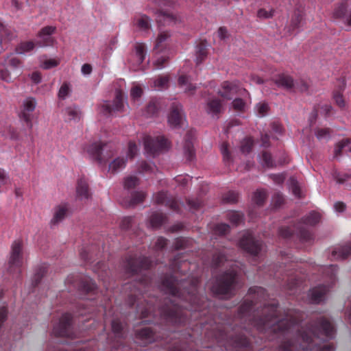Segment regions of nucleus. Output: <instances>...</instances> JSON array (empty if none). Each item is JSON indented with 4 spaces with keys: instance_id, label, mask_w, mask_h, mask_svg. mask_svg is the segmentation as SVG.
<instances>
[{
    "instance_id": "obj_1",
    "label": "nucleus",
    "mask_w": 351,
    "mask_h": 351,
    "mask_svg": "<svg viewBox=\"0 0 351 351\" xmlns=\"http://www.w3.org/2000/svg\"><path fill=\"white\" fill-rule=\"evenodd\" d=\"M300 321L298 313L289 311L278 322L268 324V328H271L270 332L284 337L278 351H334L332 345L321 346L313 343V339L319 338V334L329 338L334 337L335 328L328 319L320 317L313 325L306 328L299 325Z\"/></svg>"
},
{
    "instance_id": "obj_2",
    "label": "nucleus",
    "mask_w": 351,
    "mask_h": 351,
    "mask_svg": "<svg viewBox=\"0 0 351 351\" xmlns=\"http://www.w3.org/2000/svg\"><path fill=\"white\" fill-rule=\"evenodd\" d=\"M198 279H181L178 281L173 276H165L162 281V289L173 297H178L189 302L191 305L189 311H200L204 308L206 300L197 294Z\"/></svg>"
},
{
    "instance_id": "obj_3",
    "label": "nucleus",
    "mask_w": 351,
    "mask_h": 351,
    "mask_svg": "<svg viewBox=\"0 0 351 351\" xmlns=\"http://www.w3.org/2000/svg\"><path fill=\"white\" fill-rule=\"evenodd\" d=\"M280 317L277 314V306L275 304H264L261 311L258 309L257 314L254 318L250 319L252 324L256 327L257 330L261 332H269L271 328H268V324H274Z\"/></svg>"
},
{
    "instance_id": "obj_4",
    "label": "nucleus",
    "mask_w": 351,
    "mask_h": 351,
    "mask_svg": "<svg viewBox=\"0 0 351 351\" xmlns=\"http://www.w3.org/2000/svg\"><path fill=\"white\" fill-rule=\"evenodd\" d=\"M228 326L223 324H216L211 328L214 337L219 342L225 341L224 346L228 350L229 346L236 348H247L250 346V341L246 337L242 334L228 335L226 332Z\"/></svg>"
},
{
    "instance_id": "obj_5",
    "label": "nucleus",
    "mask_w": 351,
    "mask_h": 351,
    "mask_svg": "<svg viewBox=\"0 0 351 351\" xmlns=\"http://www.w3.org/2000/svg\"><path fill=\"white\" fill-rule=\"evenodd\" d=\"M237 273L229 271L220 276L212 287L213 291L217 295H226L231 293L236 282Z\"/></svg>"
},
{
    "instance_id": "obj_6",
    "label": "nucleus",
    "mask_w": 351,
    "mask_h": 351,
    "mask_svg": "<svg viewBox=\"0 0 351 351\" xmlns=\"http://www.w3.org/2000/svg\"><path fill=\"white\" fill-rule=\"evenodd\" d=\"M174 301L171 304H167L164 307L161 313L164 317L169 322L173 324H182L186 320L188 316L186 311H183L180 306L174 304Z\"/></svg>"
},
{
    "instance_id": "obj_7",
    "label": "nucleus",
    "mask_w": 351,
    "mask_h": 351,
    "mask_svg": "<svg viewBox=\"0 0 351 351\" xmlns=\"http://www.w3.org/2000/svg\"><path fill=\"white\" fill-rule=\"evenodd\" d=\"M123 95L119 90L116 91L112 104H110L108 101H104L99 106V113L105 116H109L116 112H122L123 111Z\"/></svg>"
},
{
    "instance_id": "obj_8",
    "label": "nucleus",
    "mask_w": 351,
    "mask_h": 351,
    "mask_svg": "<svg viewBox=\"0 0 351 351\" xmlns=\"http://www.w3.org/2000/svg\"><path fill=\"white\" fill-rule=\"evenodd\" d=\"M152 262L145 256L129 257L125 263V272L130 275H134L141 269H147L151 266Z\"/></svg>"
},
{
    "instance_id": "obj_9",
    "label": "nucleus",
    "mask_w": 351,
    "mask_h": 351,
    "mask_svg": "<svg viewBox=\"0 0 351 351\" xmlns=\"http://www.w3.org/2000/svg\"><path fill=\"white\" fill-rule=\"evenodd\" d=\"M72 316L69 313L64 314L58 325L53 330V332L56 337H73L72 330Z\"/></svg>"
},
{
    "instance_id": "obj_10",
    "label": "nucleus",
    "mask_w": 351,
    "mask_h": 351,
    "mask_svg": "<svg viewBox=\"0 0 351 351\" xmlns=\"http://www.w3.org/2000/svg\"><path fill=\"white\" fill-rule=\"evenodd\" d=\"M36 106V101L32 97L27 98L23 101V107L19 114L21 120L26 123V126L29 130L32 129L33 112Z\"/></svg>"
},
{
    "instance_id": "obj_11",
    "label": "nucleus",
    "mask_w": 351,
    "mask_h": 351,
    "mask_svg": "<svg viewBox=\"0 0 351 351\" xmlns=\"http://www.w3.org/2000/svg\"><path fill=\"white\" fill-rule=\"evenodd\" d=\"M240 246L247 252L256 256L261 250L262 243L256 239L250 232L245 233L239 242Z\"/></svg>"
},
{
    "instance_id": "obj_12",
    "label": "nucleus",
    "mask_w": 351,
    "mask_h": 351,
    "mask_svg": "<svg viewBox=\"0 0 351 351\" xmlns=\"http://www.w3.org/2000/svg\"><path fill=\"white\" fill-rule=\"evenodd\" d=\"M167 140L164 137L154 138L151 136L144 138V146L146 152L152 155L157 154L160 151L167 147Z\"/></svg>"
},
{
    "instance_id": "obj_13",
    "label": "nucleus",
    "mask_w": 351,
    "mask_h": 351,
    "mask_svg": "<svg viewBox=\"0 0 351 351\" xmlns=\"http://www.w3.org/2000/svg\"><path fill=\"white\" fill-rule=\"evenodd\" d=\"M23 242L21 240L14 241L11 246L10 257L9 259L10 271L12 267H20L23 259Z\"/></svg>"
},
{
    "instance_id": "obj_14",
    "label": "nucleus",
    "mask_w": 351,
    "mask_h": 351,
    "mask_svg": "<svg viewBox=\"0 0 351 351\" xmlns=\"http://www.w3.org/2000/svg\"><path fill=\"white\" fill-rule=\"evenodd\" d=\"M168 123L172 128L181 127L183 123L182 106L180 104L173 103L168 117Z\"/></svg>"
},
{
    "instance_id": "obj_15",
    "label": "nucleus",
    "mask_w": 351,
    "mask_h": 351,
    "mask_svg": "<svg viewBox=\"0 0 351 351\" xmlns=\"http://www.w3.org/2000/svg\"><path fill=\"white\" fill-rule=\"evenodd\" d=\"M239 90V86L236 82H223L221 84V88L219 90L218 94L226 99H231Z\"/></svg>"
},
{
    "instance_id": "obj_16",
    "label": "nucleus",
    "mask_w": 351,
    "mask_h": 351,
    "mask_svg": "<svg viewBox=\"0 0 351 351\" xmlns=\"http://www.w3.org/2000/svg\"><path fill=\"white\" fill-rule=\"evenodd\" d=\"M136 339L141 346H145L154 341L153 331L147 327L136 330Z\"/></svg>"
},
{
    "instance_id": "obj_17",
    "label": "nucleus",
    "mask_w": 351,
    "mask_h": 351,
    "mask_svg": "<svg viewBox=\"0 0 351 351\" xmlns=\"http://www.w3.org/2000/svg\"><path fill=\"white\" fill-rule=\"evenodd\" d=\"M351 254V242L337 246L332 252L333 260H344Z\"/></svg>"
},
{
    "instance_id": "obj_18",
    "label": "nucleus",
    "mask_w": 351,
    "mask_h": 351,
    "mask_svg": "<svg viewBox=\"0 0 351 351\" xmlns=\"http://www.w3.org/2000/svg\"><path fill=\"white\" fill-rule=\"evenodd\" d=\"M274 84L283 89L291 90L295 88V82L293 77L289 75L281 73L273 79Z\"/></svg>"
},
{
    "instance_id": "obj_19",
    "label": "nucleus",
    "mask_w": 351,
    "mask_h": 351,
    "mask_svg": "<svg viewBox=\"0 0 351 351\" xmlns=\"http://www.w3.org/2000/svg\"><path fill=\"white\" fill-rule=\"evenodd\" d=\"M155 202L158 204L166 205L173 211H178L180 210L178 202L175 199L169 198L164 192H160L156 195Z\"/></svg>"
},
{
    "instance_id": "obj_20",
    "label": "nucleus",
    "mask_w": 351,
    "mask_h": 351,
    "mask_svg": "<svg viewBox=\"0 0 351 351\" xmlns=\"http://www.w3.org/2000/svg\"><path fill=\"white\" fill-rule=\"evenodd\" d=\"M55 29L56 27L52 26H46L42 28L38 34L40 40L36 43V45L39 47L49 45L52 40L50 36L54 32Z\"/></svg>"
},
{
    "instance_id": "obj_21",
    "label": "nucleus",
    "mask_w": 351,
    "mask_h": 351,
    "mask_svg": "<svg viewBox=\"0 0 351 351\" xmlns=\"http://www.w3.org/2000/svg\"><path fill=\"white\" fill-rule=\"evenodd\" d=\"M156 21L159 26L161 25H171L176 24L179 21L177 16L164 11L158 10L156 12Z\"/></svg>"
},
{
    "instance_id": "obj_22",
    "label": "nucleus",
    "mask_w": 351,
    "mask_h": 351,
    "mask_svg": "<svg viewBox=\"0 0 351 351\" xmlns=\"http://www.w3.org/2000/svg\"><path fill=\"white\" fill-rule=\"evenodd\" d=\"M223 107L221 101L217 98H213L208 100L206 110L208 114L217 115L222 112Z\"/></svg>"
},
{
    "instance_id": "obj_23",
    "label": "nucleus",
    "mask_w": 351,
    "mask_h": 351,
    "mask_svg": "<svg viewBox=\"0 0 351 351\" xmlns=\"http://www.w3.org/2000/svg\"><path fill=\"white\" fill-rule=\"evenodd\" d=\"M328 291V288L325 285H321L311 290L310 296L312 302L319 304L324 299Z\"/></svg>"
},
{
    "instance_id": "obj_24",
    "label": "nucleus",
    "mask_w": 351,
    "mask_h": 351,
    "mask_svg": "<svg viewBox=\"0 0 351 351\" xmlns=\"http://www.w3.org/2000/svg\"><path fill=\"white\" fill-rule=\"evenodd\" d=\"M322 216L320 213L316 211H311L309 213L303 217L300 221V223H303L310 226H314L321 221Z\"/></svg>"
},
{
    "instance_id": "obj_25",
    "label": "nucleus",
    "mask_w": 351,
    "mask_h": 351,
    "mask_svg": "<svg viewBox=\"0 0 351 351\" xmlns=\"http://www.w3.org/2000/svg\"><path fill=\"white\" fill-rule=\"evenodd\" d=\"M106 145V144L103 145L101 143H95L91 144L88 149V152L93 156L99 164L104 162V159L101 155L103 147Z\"/></svg>"
},
{
    "instance_id": "obj_26",
    "label": "nucleus",
    "mask_w": 351,
    "mask_h": 351,
    "mask_svg": "<svg viewBox=\"0 0 351 351\" xmlns=\"http://www.w3.org/2000/svg\"><path fill=\"white\" fill-rule=\"evenodd\" d=\"M76 192L78 197L81 199H88L90 197L88 185L84 178H80L77 181Z\"/></svg>"
},
{
    "instance_id": "obj_27",
    "label": "nucleus",
    "mask_w": 351,
    "mask_h": 351,
    "mask_svg": "<svg viewBox=\"0 0 351 351\" xmlns=\"http://www.w3.org/2000/svg\"><path fill=\"white\" fill-rule=\"evenodd\" d=\"M351 0H345L334 10L333 15L337 19H344L348 14V8H351Z\"/></svg>"
},
{
    "instance_id": "obj_28",
    "label": "nucleus",
    "mask_w": 351,
    "mask_h": 351,
    "mask_svg": "<svg viewBox=\"0 0 351 351\" xmlns=\"http://www.w3.org/2000/svg\"><path fill=\"white\" fill-rule=\"evenodd\" d=\"M167 221V217L162 213L155 212L149 217L150 226L154 228H160Z\"/></svg>"
},
{
    "instance_id": "obj_29",
    "label": "nucleus",
    "mask_w": 351,
    "mask_h": 351,
    "mask_svg": "<svg viewBox=\"0 0 351 351\" xmlns=\"http://www.w3.org/2000/svg\"><path fill=\"white\" fill-rule=\"evenodd\" d=\"M160 109V104L156 99H152L146 105L143 111V115L146 117H152L157 114Z\"/></svg>"
},
{
    "instance_id": "obj_30",
    "label": "nucleus",
    "mask_w": 351,
    "mask_h": 351,
    "mask_svg": "<svg viewBox=\"0 0 351 351\" xmlns=\"http://www.w3.org/2000/svg\"><path fill=\"white\" fill-rule=\"evenodd\" d=\"M178 84L180 87L184 88L186 93L193 95L197 89V86L189 82L188 77L181 75L178 78Z\"/></svg>"
},
{
    "instance_id": "obj_31",
    "label": "nucleus",
    "mask_w": 351,
    "mask_h": 351,
    "mask_svg": "<svg viewBox=\"0 0 351 351\" xmlns=\"http://www.w3.org/2000/svg\"><path fill=\"white\" fill-rule=\"evenodd\" d=\"M345 87L346 82L344 80H341L339 89L333 92V99L336 104L340 108H344L346 106V102L342 94V92L343 91Z\"/></svg>"
},
{
    "instance_id": "obj_32",
    "label": "nucleus",
    "mask_w": 351,
    "mask_h": 351,
    "mask_svg": "<svg viewBox=\"0 0 351 351\" xmlns=\"http://www.w3.org/2000/svg\"><path fill=\"white\" fill-rule=\"evenodd\" d=\"M126 162V158L117 157L109 164L108 170L112 173H116L119 169L125 167Z\"/></svg>"
},
{
    "instance_id": "obj_33",
    "label": "nucleus",
    "mask_w": 351,
    "mask_h": 351,
    "mask_svg": "<svg viewBox=\"0 0 351 351\" xmlns=\"http://www.w3.org/2000/svg\"><path fill=\"white\" fill-rule=\"evenodd\" d=\"M188 266L189 263L186 261H180V256L175 258L171 263V269L175 273H184Z\"/></svg>"
},
{
    "instance_id": "obj_34",
    "label": "nucleus",
    "mask_w": 351,
    "mask_h": 351,
    "mask_svg": "<svg viewBox=\"0 0 351 351\" xmlns=\"http://www.w3.org/2000/svg\"><path fill=\"white\" fill-rule=\"evenodd\" d=\"M134 58H136L135 64L139 66L145 60L146 51L145 45L143 43H136L135 45Z\"/></svg>"
},
{
    "instance_id": "obj_35",
    "label": "nucleus",
    "mask_w": 351,
    "mask_h": 351,
    "mask_svg": "<svg viewBox=\"0 0 351 351\" xmlns=\"http://www.w3.org/2000/svg\"><path fill=\"white\" fill-rule=\"evenodd\" d=\"M207 45L205 42H200L196 47V63H202L207 56Z\"/></svg>"
},
{
    "instance_id": "obj_36",
    "label": "nucleus",
    "mask_w": 351,
    "mask_h": 351,
    "mask_svg": "<svg viewBox=\"0 0 351 351\" xmlns=\"http://www.w3.org/2000/svg\"><path fill=\"white\" fill-rule=\"evenodd\" d=\"M67 208L66 206L60 205L56 208L54 215L51 221L52 224H56L61 221L66 215Z\"/></svg>"
},
{
    "instance_id": "obj_37",
    "label": "nucleus",
    "mask_w": 351,
    "mask_h": 351,
    "mask_svg": "<svg viewBox=\"0 0 351 351\" xmlns=\"http://www.w3.org/2000/svg\"><path fill=\"white\" fill-rule=\"evenodd\" d=\"M145 196V193L142 191L135 192L132 194L130 200L128 202H125L124 206L130 207L141 204L144 201Z\"/></svg>"
},
{
    "instance_id": "obj_38",
    "label": "nucleus",
    "mask_w": 351,
    "mask_h": 351,
    "mask_svg": "<svg viewBox=\"0 0 351 351\" xmlns=\"http://www.w3.org/2000/svg\"><path fill=\"white\" fill-rule=\"evenodd\" d=\"M184 152L186 158L188 161H192L195 158V150L193 143L189 140H186L184 145Z\"/></svg>"
},
{
    "instance_id": "obj_39",
    "label": "nucleus",
    "mask_w": 351,
    "mask_h": 351,
    "mask_svg": "<svg viewBox=\"0 0 351 351\" xmlns=\"http://www.w3.org/2000/svg\"><path fill=\"white\" fill-rule=\"evenodd\" d=\"M254 306V302L250 300H245L241 305L238 311V315L241 318H243L247 315L248 313L251 311L252 306Z\"/></svg>"
},
{
    "instance_id": "obj_40",
    "label": "nucleus",
    "mask_w": 351,
    "mask_h": 351,
    "mask_svg": "<svg viewBox=\"0 0 351 351\" xmlns=\"http://www.w3.org/2000/svg\"><path fill=\"white\" fill-rule=\"evenodd\" d=\"M136 25L143 30H147L150 28L151 19L146 15H142L136 19Z\"/></svg>"
},
{
    "instance_id": "obj_41",
    "label": "nucleus",
    "mask_w": 351,
    "mask_h": 351,
    "mask_svg": "<svg viewBox=\"0 0 351 351\" xmlns=\"http://www.w3.org/2000/svg\"><path fill=\"white\" fill-rule=\"evenodd\" d=\"M297 228L299 230V237L302 242H310L313 239V236L310 231L300 227V224L297 225Z\"/></svg>"
},
{
    "instance_id": "obj_42",
    "label": "nucleus",
    "mask_w": 351,
    "mask_h": 351,
    "mask_svg": "<svg viewBox=\"0 0 351 351\" xmlns=\"http://www.w3.org/2000/svg\"><path fill=\"white\" fill-rule=\"evenodd\" d=\"M266 193L263 190H257L253 195V202L258 206H263L266 199Z\"/></svg>"
},
{
    "instance_id": "obj_43",
    "label": "nucleus",
    "mask_w": 351,
    "mask_h": 351,
    "mask_svg": "<svg viewBox=\"0 0 351 351\" xmlns=\"http://www.w3.org/2000/svg\"><path fill=\"white\" fill-rule=\"evenodd\" d=\"M221 153L223 156V159L225 162H231L232 156L229 150V145L226 142H223L220 146Z\"/></svg>"
},
{
    "instance_id": "obj_44",
    "label": "nucleus",
    "mask_w": 351,
    "mask_h": 351,
    "mask_svg": "<svg viewBox=\"0 0 351 351\" xmlns=\"http://www.w3.org/2000/svg\"><path fill=\"white\" fill-rule=\"evenodd\" d=\"M139 184V179L136 176H128L124 179V188L132 189Z\"/></svg>"
},
{
    "instance_id": "obj_45",
    "label": "nucleus",
    "mask_w": 351,
    "mask_h": 351,
    "mask_svg": "<svg viewBox=\"0 0 351 351\" xmlns=\"http://www.w3.org/2000/svg\"><path fill=\"white\" fill-rule=\"evenodd\" d=\"M253 141L251 138H245L241 143V152L243 154H249L253 147Z\"/></svg>"
},
{
    "instance_id": "obj_46",
    "label": "nucleus",
    "mask_w": 351,
    "mask_h": 351,
    "mask_svg": "<svg viewBox=\"0 0 351 351\" xmlns=\"http://www.w3.org/2000/svg\"><path fill=\"white\" fill-rule=\"evenodd\" d=\"M171 36V34L167 31L160 30L158 37L156 40V45L154 48H159L162 44L167 41Z\"/></svg>"
},
{
    "instance_id": "obj_47",
    "label": "nucleus",
    "mask_w": 351,
    "mask_h": 351,
    "mask_svg": "<svg viewBox=\"0 0 351 351\" xmlns=\"http://www.w3.org/2000/svg\"><path fill=\"white\" fill-rule=\"evenodd\" d=\"M239 193L234 191H229L223 196V201L225 203L234 204L239 201Z\"/></svg>"
},
{
    "instance_id": "obj_48",
    "label": "nucleus",
    "mask_w": 351,
    "mask_h": 351,
    "mask_svg": "<svg viewBox=\"0 0 351 351\" xmlns=\"http://www.w3.org/2000/svg\"><path fill=\"white\" fill-rule=\"evenodd\" d=\"M35 44L32 41L24 42L21 43L16 50L18 53H24L34 49Z\"/></svg>"
},
{
    "instance_id": "obj_49",
    "label": "nucleus",
    "mask_w": 351,
    "mask_h": 351,
    "mask_svg": "<svg viewBox=\"0 0 351 351\" xmlns=\"http://www.w3.org/2000/svg\"><path fill=\"white\" fill-rule=\"evenodd\" d=\"M230 221L235 226L239 225L243 221V215L239 212H230L228 215Z\"/></svg>"
},
{
    "instance_id": "obj_50",
    "label": "nucleus",
    "mask_w": 351,
    "mask_h": 351,
    "mask_svg": "<svg viewBox=\"0 0 351 351\" xmlns=\"http://www.w3.org/2000/svg\"><path fill=\"white\" fill-rule=\"evenodd\" d=\"M169 77L167 76L159 77L154 81V87L158 89L166 88L168 86Z\"/></svg>"
},
{
    "instance_id": "obj_51",
    "label": "nucleus",
    "mask_w": 351,
    "mask_h": 351,
    "mask_svg": "<svg viewBox=\"0 0 351 351\" xmlns=\"http://www.w3.org/2000/svg\"><path fill=\"white\" fill-rule=\"evenodd\" d=\"M262 165L268 168L273 167L274 166L272 157L269 153L267 152H263L262 153Z\"/></svg>"
},
{
    "instance_id": "obj_52",
    "label": "nucleus",
    "mask_w": 351,
    "mask_h": 351,
    "mask_svg": "<svg viewBox=\"0 0 351 351\" xmlns=\"http://www.w3.org/2000/svg\"><path fill=\"white\" fill-rule=\"evenodd\" d=\"M45 272V268L43 267H41L37 269L36 272L34 275L32 280V284L34 286H36L39 284Z\"/></svg>"
},
{
    "instance_id": "obj_53",
    "label": "nucleus",
    "mask_w": 351,
    "mask_h": 351,
    "mask_svg": "<svg viewBox=\"0 0 351 351\" xmlns=\"http://www.w3.org/2000/svg\"><path fill=\"white\" fill-rule=\"evenodd\" d=\"M331 130L330 128H317L315 130L316 137L321 140L323 138H327L330 137Z\"/></svg>"
},
{
    "instance_id": "obj_54",
    "label": "nucleus",
    "mask_w": 351,
    "mask_h": 351,
    "mask_svg": "<svg viewBox=\"0 0 351 351\" xmlns=\"http://www.w3.org/2000/svg\"><path fill=\"white\" fill-rule=\"evenodd\" d=\"M269 106L267 103H259L256 105L257 114L260 117H265L269 111Z\"/></svg>"
},
{
    "instance_id": "obj_55",
    "label": "nucleus",
    "mask_w": 351,
    "mask_h": 351,
    "mask_svg": "<svg viewBox=\"0 0 351 351\" xmlns=\"http://www.w3.org/2000/svg\"><path fill=\"white\" fill-rule=\"evenodd\" d=\"M214 230L216 234L223 235L230 231V226L226 223L217 224Z\"/></svg>"
},
{
    "instance_id": "obj_56",
    "label": "nucleus",
    "mask_w": 351,
    "mask_h": 351,
    "mask_svg": "<svg viewBox=\"0 0 351 351\" xmlns=\"http://www.w3.org/2000/svg\"><path fill=\"white\" fill-rule=\"evenodd\" d=\"M350 143V140L349 138L343 139L339 142L335 149V156L337 157L341 155L343 148L348 145Z\"/></svg>"
},
{
    "instance_id": "obj_57",
    "label": "nucleus",
    "mask_w": 351,
    "mask_h": 351,
    "mask_svg": "<svg viewBox=\"0 0 351 351\" xmlns=\"http://www.w3.org/2000/svg\"><path fill=\"white\" fill-rule=\"evenodd\" d=\"M333 177L337 183L343 184L346 180L351 179V174L345 173L341 175L339 173L335 172L333 174Z\"/></svg>"
},
{
    "instance_id": "obj_58",
    "label": "nucleus",
    "mask_w": 351,
    "mask_h": 351,
    "mask_svg": "<svg viewBox=\"0 0 351 351\" xmlns=\"http://www.w3.org/2000/svg\"><path fill=\"white\" fill-rule=\"evenodd\" d=\"M189 241L186 239L180 238L176 240L174 247L176 250H180L186 247L189 245Z\"/></svg>"
},
{
    "instance_id": "obj_59",
    "label": "nucleus",
    "mask_w": 351,
    "mask_h": 351,
    "mask_svg": "<svg viewBox=\"0 0 351 351\" xmlns=\"http://www.w3.org/2000/svg\"><path fill=\"white\" fill-rule=\"evenodd\" d=\"M284 202L285 199L282 194L278 193L274 195L272 197V202L276 208L280 207L283 204Z\"/></svg>"
},
{
    "instance_id": "obj_60",
    "label": "nucleus",
    "mask_w": 351,
    "mask_h": 351,
    "mask_svg": "<svg viewBox=\"0 0 351 351\" xmlns=\"http://www.w3.org/2000/svg\"><path fill=\"white\" fill-rule=\"evenodd\" d=\"M143 94V89L139 86H135L132 88L130 96L134 99H139Z\"/></svg>"
},
{
    "instance_id": "obj_61",
    "label": "nucleus",
    "mask_w": 351,
    "mask_h": 351,
    "mask_svg": "<svg viewBox=\"0 0 351 351\" xmlns=\"http://www.w3.org/2000/svg\"><path fill=\"white\" fill-rule=\"evenodd\" d=\"M70 88L68 83L64 82L62 86L60 87L59 92H58V96L59 97L62 99H64L69 93Z\"/></svg>"
},
{
    "instance_id": "obj_62",
    "label": "nucleus",
    "mask_w": 351,
    "mask_h": 351,
    "mask_svg": "<svg viewBox=\"0 0 351 351\" xmlns=\"http://www.w3.org/2000/svg\"><path fill=\"white\" fill-rule=\"evenodd\" d=\"M112 331L117 335L120 336L121 332L123 329L122 324L118 319H114L112 322Z\"/></svg>"
},
{
    "instance_id": "obj_63",
    "label": "nucleus",
    "mask_w": 351,
    "mask_h": 351,
    "mask_svg": "<svg viewBox=\"0 0 351 351\" xmlns=\"http://www.w3.org/2000/svg\"><path fill=\"white\" fill-rule=\"evenodd\" d=\"M289 181L290 182L291 188L294 195L299 196L300 189L297 180L293 177H291Z\"/></svg>"
},
{
    "instance_id": "obj_64",
    "label": "nucleus",
    "mask_w": 351,
    "mask_h": 351,
    "mask_svg": "<svg viewBox=\"0 0 351 351\" xmlns=\"http://www.w3.org/2000/svg\"><path fill=\"white\" fill-rule=\"evenodd\" d=\"M82 288L86 292H90L96 289V285L91 280H86L82 282Z\"/></svg>"
}]
</instances>
